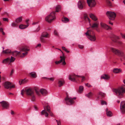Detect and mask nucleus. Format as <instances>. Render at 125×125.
<instances>
[{
	"mask_svg": "<svg viewBox=\"0 0 125 125\" xmlns=\"http://www.w3.org/2000/svg\"><path fill=\"white\" fill-rule=\"evenodd\" d=\"M90 16L92 19L94 21H96L97 20V19L96 17L93 14H90Z\"/></svg>",
	"mask_w": 125,
	"mask_h": 125,
	"instance_id": "obj_30",
	"label": "nucleus"
},
{
	"mask_svg": "<svg viewBox=\"0 0 125 125\" xmlns=\"http://www.w3.org/2000/svg\"><path fill=\"white\" fill-rule=\"evenodd\" d=\"M109 23L111 24V25H113V23H111V22L110 21H109Z\"/></svg>",
	"mask_w": 125,
	"mask_h": 125,
	"instance_id": "obj_61",
	"label": "nucleus"
},
{
	"mask_svg": "<svg viewBox=\"0 0 125 125\" xmlns=\"http://www.w3.org/2000/svg\"><path fill=\"white\" fill-rule=\"evenodd\" d=\"M76 98L75 97L72 98L67 96L65 98V100L66 104L68 105H71L74 103V100H75Z\"/></svg>",
	"mask_w": 125,
	"mask_h": 125,
	"instance_id": "obj_9",
	"label": "nucleus"
},
{
	"mask_svg": "<svg viewBox=\"0 0 125 125\" xmlns=\"http://www.w3.org/2000/svg\"><path fill=\"white\" fill-rule=\"evenodd\" d=\"M121 35L123 38L125 39V34H123L121 33Z\"/></svg>",
	"mask_w": 125,
	"mask_h": 125,
	"instance_id": "obj_48",
	"label": "nucleus"
},
{
	"mask_svg": "<svg viewBox=\"0 0 125 125\" xmlns=\"http://www.w3.org/2000/svg\"><path fill=\"white\" fill-rule=\"evenodd\" d=\"M106 114L109 117H110L112 116V113L111 111L108 110V109L107 108L106 109Z\"/></svg>",
	"mask_w": 125,
	"mask_h": 125,
	"instance_id": "obj_25",
	"label": "nucleus"
},
{
	"mask_svg": "<svg viewBox=\"0 0 125 125\" xmlns=\"http://www.w3.org/2000/svg\"><path fill=\"white\" fill-rule=\"evenodd\" d=\"M14 70L13 69L12 70H11V71L10 73V76H11L12 75V74H13V73H14Z\"/></svg>",
	"mask_w": 125,
	"mask_h": 125,
	"instance_id": "obj_49",
	"label": "nucleus"
},
{
	"mask_svg": "<svg viewBox=\"0 0 125 125\" xmlns=\"http://www.w3.org/2000/svg\"><path fill=\"white\" fill-rule=\"evenodd\" d=\"M64 55V54H63ZM61 58L60 60L58 61H56L55 62V63L56 64H58L62 62L63 65H65L66 64V63L65 61V59L64 57L63 56V57L60 56V57Z\"/></svg>",
	"mask_w": 125,
	"mask_h": 125,
	"instance_id": "obj_16",
	"label": "nucleus"
},
{
	"mask_svg": "<svg viewBox=\"0 0 125 125\" xmlns=\"http://www.w3.org/2000/svg\"><path fill=\"white\" fill-rule=\"evenodd\" d=\"M11 25L13 27H17L18 26V24L16 23L13 22L11 24Z\"/></svg>",
	"mask_w": 125,
	"mask_h": 125,
	"instance_id": "obj_39",
	"label": "nucleus"
},
{
	"mask_svg": "<svg viewBox=\"0 0 125 125\" xmlns=\"http://www.w3.org/2000/svg\"><path fill=\"white\" fill-rule=\"evenodd\" d=\"M118 43L120 45H121L122 44V42H118Z\"/></svg>",
	"mask_w": 125,
	"mask_h": 125,
	"instance_id": "obj_54",
	"label": "nucleus"
},
{
	"mask_svg": "<svg viewBox=\"0 0 125 125\" xmlns=\"http://www.w3.org/2000/svg\"><path fill=\"white\" fill-rule=\"evenodd\" d=\"M84 1L83 0H80L78 3V6L79 9L82 10L83 8L84 5Z\"/></svg>",
	"mask_w": 125,
	"mask_h": 125,
	"instance_id": "obj_18",
	"label": "nucleus"
},
{
	"mask_svg": "<svg viewBox=\"0 0 125 125\" xmlns=\"http://www.w3.org/2000/svg\"><path fill=\"white\" fill-rule=\"evenodd\" d=\"M54 35L56 36H57L58 37H59V35L58 33L56 30H55L54 31Z\"/></svg>",
	"mask_w": 125,
	"mask_h": 125,
	"instance_id": "obj_38",
	"label": "nucleus"
},
{
	"mask_svg": "<svg viewBox=\"0 0 125 125\" xmlns=\"http://www.w3.org/2000/svg\"><path fill=\"white\" fill-rule=\"evenodd\" d=\"M85 34L87 38L91 41L95 42L96 40L95 32L92 30H88Z\"/></svg>",
	"mask_w": 125,
	"mask_h": 125,
	"instance_id": "obj_5",
	"label": "nucleus"
},
{
	"mask_svg": "<svg viewBox=\"0 0 125 125\" xmlns=\"http://www.w3.org/2000/svg\"><path fill=\"white\" fill-rule=\"evenodd\" d=\"M120 109L123 114L125 113V101H123L121 103Z\"/></svg>",
	"mask_w": 125,
	"mask_h": 125,
	"instance_id": "obj_19",
	"label": "nucleus"
},
{
	"mask_svg": "<svg viewBox=\"0 0 125 125\" xmlns=\"http://www.w3.org/2000/svg\"><path fill=\"white\" fill-rule=\"evenodd\" d=\"M34 108H35V109L36 110H37V107L36 106H34Z\"/></svg>",
	"mask_w": 125,
	"mask_h": 125,
	"instance_id": "obj_59",
	"label": "nucleus"
},
{
	"mask_svg": "<svg viewBox=\"0 0 125 125\" xmlns=\"http://www.w3.org/2000/svg\"><path fill=\"white\" fill-rule=\"evenodd\" d=\"M0 104L2 107V109H8L9 107V103L6 101H3L0 102Z\"/></svg>",
	"mask_w": 125,
	"mask_h": 125,
	"instance_id": "obj_13",
	"label": "nucleus"
},
{
	"mask_svg": "<svg viewBox=\"0 0 125 125\" xmlns=\"http://www.w3.org/2000/svg\"><path fill=\"white\" fill-rule=\"evenodd\" d=\"M110 50L113 53L121 57L123 59H125V55L123 52L113 48H111Z\"/></svg>",
	"mask_w": 125,
	"mask_h": 125,
	"instance_id": "obj_7",
	"label": "nucleus"
},
{
	"mask_svg": "<svg viewBox=\"0 0 125 125\" xmlns=\"http://www.w3.org/2000/svg\"><path fill=\"white\" fill-rule=\"evenodd\" d=\"M3 86L6 89L10 90L12 88L15 87L14 85H12L11 83L8 82H6L4 83L3 84Z\"/></svg>",
	"mask_w": 125,
	"mask_h": 125,
	"instance_id": "obj_12",
	"label": "nucleus"
},
{
	"mask_svg": "<svg viewBox=\"0 0 125 125\" xmlns=\"http://www.w3.org/2000/svg\"><path fill=\"white\" fill-rule=\"evenodd\" d=\"M99 24V23L97 21L93 23L92 25L91 23L90 24V25L91 28H95V29L98 28V27Z\"/></svg>",
	"mask_w": 125,
	"mask_h": 125,
	"instance_id": "obj_21",
	"label": "nucleus"
},
{
	"mask_svg": "<svg viewBox=\"0 0 125 125\" xmlns=\"http://www.w3.org/2000/svg\"><path fill=\"white\" fill-rule=\"evenodd\" d=\"M43 78H44L47 79L48 80H50V81H53V80H54V78H46L45 77H44Z\"/></svg>",
	"mask_w": 125,
	"mask_h": 125,
	"instance_id": "obj_43",
	"label": "nucleus"
},
{
	"mask_svg": "<svg viewBox=\"0 0 125 125\" xmlns=\"http://www.w3.org/2000/svg\"><path fill=\"white\" fill-rule=\"evenodd\" d=\"M101 103L102 105H103L104 104L107 105V102L103 100H102L101 101Z\"/></svg>",
	"mask_w": 125,
	"mask_h": 125,
	"instance_id": "obj_40",
	"label": "nucleus"
},
{
	"mask_svg": "<svg viewBox=\"0 0 125 125\" xmlns=\"http://www.w3.org/2000/svg\"><path fill=\"white\" fill-rule=\"evenodd\" d=\"M56 122H57V125H60L61 124V122L60 121H58L56 120Z\"/></svg>",
	"mask_w": 125,
	"mask_h": 125,
	"instance_id": "obj_47",
	"label": "nucleus"
},
{
	"mask_svg": "<svg viewBox=\"0 0 125 125\" xmlns=\"http://www.w3.org/2000/svg\"><path fill=\"white\" fill-rule=\"evenodd\" d=\"M123 82L125 85H123L118 88L113 89V91L116 93V95L119 98H123L124 94L125 93V80H124Z\"/></svg>",
	"mask_w": 125,
	"mask_h": 125,
	"instance_id": "obj_3",
	"label": "nucleus"
},
{
	"mask_svg": "<svg viewBox=\"0 0 125 125\" xmlns=\"http://www.w3.org/2000/svg\"><path fill=\"white\" fill-rule=\"evenodd\" d=\"M29 19H28V20H26V22L27 23V24H28V22H29Z\"/></svg>",
	"mask_w": 125,
	"mask_h": 125,
	"instance_id": "obj_57",
	"label": "nucleus"
},
{
	"mask_svg": "<svg viewBox=\"0 0 125 125\" xmlns=\"http://www.w3.org/2000/svg\"><path fill=\"white\" fill-rule=\"evenodd\" d=\"M3 20L5 21H7V22L8 21V19L7 18H3Z\"/></svg>",
	"mask_w": 125,
	"mask_h": 125,
	"instance_id": "obj_45",
	"label": "nucleus"
},
{
	"mask_svg": "<svg viewBox=\"0 0 125 125\" xmlns=\"http://www.w3.org/2000/svg\"><path fill=\"white\" fill-rule=\"evenodd\" d=\"M26 94L28 96L31 101L34 102L36 100L35 94L33 90L31 88L25 89V90H22L21 94L23 96L24 94Z\"/></svg>",
	"mask_w": 125,
	"mask_h": 125,
	"instance_id": "obj_2",
	"label": "nucleus"
},
{
	"mask_svg": "<svg viewBox=\"0 0 125 125\" xmlns=\"http://www.w3.org/2000/svg\"><path fill=\"white\" fill-rule=\"evenodd\" d=\"M110 77L107 75L104 74L102 75L101 77V79H103L106 80H108L109 79Z\"/></svg>",
	"mask_w": 125,
	"mask_h": 125,
	"instance_id": "obj_23",
	"label": "nucleus"
},
{
	"mask_svg": "<svg viewBox=\"0 0 125 125\" xmlns=\"http://www.w3.org/2000/svg\"><path fill=\"white\" fill-rule=\"evenodd\" d=\"M31 110V108H28L27 110V112H29V111H30V110Z\"/></svg>",
	"mask_w": 125,
	"mask_h": 125,
	"instance_id": "obj_58",
	"label": "nucleus"
},
{
	"mask_svg": "<svg viewBox=\"0 0 125 125\" xmlns=\"http://www.w3.org/2000/svg\"><path fill=\"white\" fill-rule=\"evenodd\" d=\"M9 94H10V95H13V94L11 93H9Z\"/></svg>",
	"mask_w": 125,
	"mask_h": 125,
	"instance_id": "obj_63",
	"label": "nucleus"
},
{
	"mask_svg": "<svg viewBox=\"0 0 125 125\" xmlns=\"http://www.w3.org/2000/svg\"><path fill=\"white\" fill-rule=\"evenodd\" d=\"M0 31L1 32L3 35H5V33L3 31V29L2 28H0Z\"/></svg>",
	"mask_w": 125,
	"mask_h": 125,
	"instance_id": "obj_42",
	"label": "nucleus"
},
{
	"mask_svg": "<svg viewBox=\"0 0 125 125\" xmlns=\"http://www.w3.org/2000/svg\"><path fill=\"white\" fill-rule=\"evenodd\" d=\"M62 48L63 49V50H64L65 51L66 49L65 48V47H62Z\"/></svg>",
	"mask_w": 125,
	"mask_h": 125,
	"instance_id": "obj_56",
	"label": "nucleus"
},
{
	"mask_svg": "<svg viewBox=\"0 0 125 125\" xmlns=\"http://www.w3.org/2000/svg\"><path fill=\"white\" fill-rule=\"evenodd\" d=\"M79 90L78 91V93H82L83 91V87L82 86H80L79 87Z\"/></svg>",
	"mask_w": 125,
	"mask_h": 125,
	"instance_id": "obj_35",
	"label": "nucleus"
},
{
	"mask_svg": "<svg viewBox=\"0 0 125 125\" xmlns=\"http://www.w3.org/2000/svg\"><path fill=\"white\" fill-rule=\"evenodd\" d=\"M2 79L4 80L5 79V78L4 77H2Z\"/></svg>",
	"mask_w": 125,
	"mask_h": 125,
	"instance_id": "obj_64",
	"label": "nucleus"
},
{
	"mask_svg": "<svg viewBox=\"0 0 125 125\" xmlns=\"http://www.w3.org/2000/svg\"><path fill=\"white\" fill-rule=\"evenodd\" d=\"M79 77H82V81L83 82L85 80V78L84 76H77L74 74L70 75L69 76V79L70 80L73 82H76Z\"/></svg>",
	"mask_w": 125,
	"mask_h": 125,
	"instance_id": "obj_8",
	"label": "nucleus"
},
{
	"mask_svg": "<svg viewBox=\"0 0 125 125\" xmlns=\"http://www.w3.org/2000/svg\"><path fill=\"white\" fill-rule=\"evenodd\" d=\"M78 47L81 49H83V45L79 44L78 45Z\"/></svg>",
	"mask_w": 125,
	"mask_h": 125,
	"instance_id": "obj_44",
	"label": "nucleus"
},
{
	"mask_svg": "<svg viewBox=\"0 0 125 125\" xmlns=\"http://www.w3.org/2000/svg\"><path fill=\"white\" fill-rule=\"evenodd\" d=\"M15 59L12 56H11V58H8L4 59L2 61L3 63L5 64L8 62H10L9 64H10V63L13 62L15 60Z\"/></svg>",
	"mask_w": 125,
	"mask_h": 125,
	"instance_id": "obj_15",
	"label": "nucleus"
},
{
	"mask_svg": "<svg viewBox=\"0 0 125 125\" xmlns=\"http://www.w3.org/2000/svg\"><path fill=\"white\" fill-rule=\"evenodd\" d=\"M30 74L33 77L35 78L36 77V75L35 72H32L30 73Z\"/></svg>",
	"mask_w": 125,
	"mask_h": 125,
	"instance_id": "obj_37",
	"label": "nucleus"
},
{
	"mask_svg": "<svg viewBox=\"0 0 125 125\" xmlns=\"http://www.w3.org/2000/svg\"><path fill=\"white\" fill-rule=\"evenodd\" d=\"M20 51L19 52L17 51L11 52V54L14 56H18L20 57L23 58L28 53V51L30 50L28 47L27 46H25L22 47L20 48Z\"/></svg>",
	"mask_w": 125,
	"mask_h": 125,
	"instance_id": "obj_1",
	"label": "nucleus"
},
{
	"mask_svg": "<svg viewBox=\"0 0 125 125\" xmlns=\"http://www.w3.org/2000/svg\"><path fill=\"white\" fill-rule=\"evenodd\" d=\"M62 21L63 22L66 23L68 22L69 20L68 18L64 17L62 18Z\"/></svg>",
	"mask_w": 125,
	"mask_h": 125,
	"instance_id": "obj_36",
	"label": "nucleus"
},
{
	"mask_svg": "<svg viewBox=\"0 0 125 125\" xmlns=\"http://www.w3.org/2000/svg\"><path fill=\"white\" fill-rule=\"evenodd\" d=\"M22 17H21L17 18L15 20V22L17 23V24L21 22L22 21Z\"/></svg>",
	"mask_w": 125,
	"mask_h": 125,
	"instance_id": "obj_29",
	"label": "nucleus"
},
{
	"mask_svg": "<svg viewBox=\"0 0 125 125\" xmlns=\"http://www.w3.org/2000/svg\"><path fill=\"white\" fill-rule=\"evenodd\" d=\"M93 94L91 92H90L87 94H86L85 95L87 97L89 98H91L93 95Z\"/></svg>",
	"mask_w": 125,
	"mask_h": 125,
	"instance_id": "obj_32",
	"label": "nucleus"
},
{
	"mask_svg": "<svg viewBox=\"0 0 125 125\" xmlns=\"http://www.w3.org/2000/svg\"><path fill=\"white\" fill-rule=\"evenodd\" d=\"M27 81L25 79L21 80L19 81V83L20 85L22 84H23L26 83Z\"/></svg>",
	"mask_w": 125,
	"mask_h": 125,
	"instance_id": "obj_31",
	"label": "nucleus"
},
{
	"mask_svg": "<svg viewBox=\"0 0 125 125\" xmlns=\"http://www.w3.org/2000/svg\"><path fill=\"white\" fill-rule=\"evenodd\" d=\"M28 25H25L23 24H21L19 25V28L21 29H23L26 28L28 27Z\"/></svg>",
	"mask_w": 125,
	"mask_h": 125,
	"instance_id": "obj_34",
	"label": "nucleus"
},
{
	"mask_svg": "<svg viewBox=\"0 0 125 125\" xmlns=\"http://www.w3.org/2000/svg\"><path fill=\"white\" fill-rule=\"evenodd\" d=\"M61 10V6L58 5L57 6L56 8L55 11H53L51 12L49 15L47 16L45 18L46 21L49 23H51L56 19L55 15V12H58L60 11Z\"/></svg>",
	"mask_w": 125,
	"mask_h": 125,
	"instance_id": "obj_4",
	"label": "nucleus"
},
{
	"mask_svg": "<svg viewBox=\"0 0 125 125\" xmlns=\"http://www.w3.org/2000/svg\"><path fill=\"white\" fill-rule=\"evenodd\" d=\"M98 95L101 96V97L103 98L105 97V94L102 92H99L98 94Z\"/></svg>",
	"mask_w": 125,
	"mask_h": 125,
	"instance_id": "obj_33",
	"label": "nucleus"
},
{
	"mask_svg": "<svg viewBox=\"0 0 125 125\" xmlns=\"http://www.w3.org/2000/svg\"><path fill=\"white\" fill-rule=\"evenodd\" d=\"M4 15H6L7 16H8V14L7 12H5L4 13Z\"/></svg>",
	"mask_w": 125,
	"mask_h": 125,
	"instance_id": "obj_55",
	"label": "nucleus"
},
{
	"mask_svg": "<svg viewBox=\"0 0 125 125\" xmlns=\"http://www.w3.org/2000/svg\"><path fill=\"white\" fill-rule=\"evenodd\" d=\"M40 29V27L39 26L38 28H37L36 30V31L38 32V31Z\"/></svg>",
	"mask_w": 125,
	"mask_h": 125,
	"instance_id": "obj_50",
	"label": "nucleus"
},
{
	"mask_svg": "<svg viewBox=\"0 0 125 125\" xmlns=\"http://www.w3.org/2000/svg\"><path fill=\"white\" fill-rule=\"evenodd\" d=\"M65 51L67 53H69V51H68L66 49Z\"/></svg>",
	"mask_w": 125,
	"mask_h": 125,
	"instance_id": "obj_60",
	"label": "nucleus"
},
{
	"mask_svg": "<svg viewBox=\"0 0 125 125\" xmlns=\"http://www.w3.org/2000/svg\"><path fill=\"white\" fill-rule=\"evenodd\" d=\"M101 27L103 28L108 30L109 29H111V27L108 26L106 24L103 23H101Z\"/></svg>",
	"mask_w": 125,
	"mask_h": 125,
	"instance_id": "obj_20",
	"label": "nucleus"
},
{
	"mask_svg": "<svg viewBox=\"0 0 125 125\" xmlns=\"http://www.w3.org/2000/svg\"><path fill=\"white\" fill-rule=\"evenodd\" d=\"M11 52L10 50L9 49H7L6 50H3L2 52V53H5L8 54H11Z\"/></svg>",
	"mask_w": 125,
	"mask_h": 125,
	"instance_id": "obj_28",
	"label": "nucleus"
},
{
	"mask_svg": "<svg viewBox=\"0 0 125 125\" xmlns=\"http://www.w3.org/2000/svg\"><path fill=\"white\" fill-rule=\"evenodd\" d=\"M64 83V81L62 80H58V85L59 87H60L62 86Z\"/></svg>",
	"mask_w": 125,
	"mask_h": 125,
	"instance_id": "obj_26",
	"label": "nucleus"
},
{
	"mask_svg": "<svg viewBox=\"0 0 125 125\" xmlns=\"http://www.w3.org/2000/svg\"><path fill=\"white\" fill-rule=\"evenodd\" d=\"M85 84L86 86H87L88 87H91V85L88 83H86Z\"/></svg>",
	"mask_w": 125,
	"mask_h": 125,
	"instance_id": "obj_46",
	"label": "nucleus"
},
{
	"mask_svg": "<svg viewBox=\"0 0 125 125\" xmlns=\"http://www.w3.org/2000/svg\"><path fill=\"white\" fill-rule=\"evenodd\" d=\"M39 22V21H37V22H33L32 23V24L33 25H36V24H37Z\"/></svg>",
	"mask_w": 125,
	"mask_h": 125,
	"instance_id": "obj_51",
	"label": "nucleus"
},
{
	"mask_svg": "<svg viewBox=\"0 0 125 125\" xmlns=\"http://www.w3.org/2000/svg\"><path fill=\"white\" fill-rule=\"evenodd\" d=\"M119 39L120 38L119 36L115 35H113L112 36V40L114 42H116L117 40Z\"/></svg>",
	"mask_w": 125,
	"mask_h": 125,
	"instance_id": "obj_24",
	"label": "nucleus"
},
{
	"mask_svg": "<svg viewBox=\"0 0 125 125\" xmlns=\"http://www.w3.org/2000/svg\"><path fill=\"white\" fill-rule=\"evenodd\" d=\"M35 92L39 96L41 95V93L43 96H45L47 94V91L45 89H42L40 91L37 90H35Z\"/></svg>",
	"mask_w": 125,
	"mask_h": 125,
	"instance_id": "obj_14",
	"label": "nucleus"
},
{
	"mask_svg": "<svg viewBox=\"0 0 125 125\" xmlns=\"http://www.w3.org/2000/svg\"><path fill=\"white\" fill-rule=\"evenodd\" d=\"M106 2L107 5L109 6H111V2L109 0H106Z\"/></svg>",
	"mask_w": 125,
	"mask_h": 125,
	"instance_id": "obj_41",
	"label": "nucleus"
},
{
	"mask_svg": "<svg viewBox=\"0 0 125 125\" xmlns=\"http://www.w3.org/2000/svg\"><path fill=\"white\" fill-rule=\"evenodd\" d=\"M84 19L85 21L86 22H88L89 23V24L90 23V20L89 18L88 17L87 14H85L84 15Z\"/></svg>",
	"mask_w": 125,
	"mask_h": 125,
	"instance_id": "obj_27",
	"label": "nucleus"
},
{
	"mask_svg": "<svg viewBox=\"0 0 125 125\" xmlns=\"http://www.w3.org/2000/svg\"><path fill=\"white\" fill-rule=\"evenodd\" d=\"M50 37L49 34L47 32H42L41 36L40 38L41 42L43 43L46 42L45 38H49Z\"/></svg>",
	"mask_w": 125,
	"mask_h": 125,
	"instance_id": "obj_10",
	"label": "nucleus"
},
{
	"mask_svg": "<svg viewBox=\"0 0 125 125\" xmlns=\"http://www.w3.org/2000/svg\"><path fill=\"white\" fill-rule=\"evenodd\" d=\"M43 107L44 110H43L41 112V114L42 115H44L46 117H48L49 115V114L47 112V111L49 113L51 116H53V114L51 111L49 106L48 105L44 106Z\"/></svg>",
	"mask_w": 125,
	"mask_h": 125,
	"instance_id": "obj_6",
	"label": "nucleus"
},
{
	"mask_svg": "<svg viewBox=\"0 0 125 125\" xmlns=\"http://www.w3.org/2000/svg\"><path fill=\"white\" fill-rule=\"evenodd\" d=\"M106 14L109 19L111 20H114L116 16V14L114 12L108 11L106 13Z\"/></svg>",
	"mask_w": 125,
	"mask_h": 125,
	"instance_id": "obj_11",
	"label": "nucleus"
},
{
	"mask_svg": "<svg viewBox=\"0 0 125 125\" xmlns=\"http://www.w3.org/2000/svg\"><path fill=\"white\" fill-rule=\"evenodd\" d=\"M95 29L97 31L99 32V30L97 28H96Z\"/></svg>",
	"mask_w": 125,
	"mask_h": 125,
	"instance_id": "obj_62",
	"label": "nucleus"
},
{
	"mask_svg": "<svg viewBox=\"0 0 125 125\" xmlns=\"http://www.w3.org/2000/svg\"><path fill=\"white\" fill-rule=\"evenodd\" d=\"M87 2L89 6L90 7H94L96 4L95 0H87Z\"/></svg>",
	"mask_w": 125,
	"mask_h": 125,
	"instance_id": "obj_17",
	"label": "nucleus"
},
{
	"mask_svg": "<svg viewBox=\"0 0 125 125\" xmlns=\"http://www.w3.org/2000/svg\"><path fill=\"white\" fill-rule=\"evenodd\" d=\"M11 114L12 115H14V112L13 110L11 111Z\"/></svg>",
	"mask_w": 125,
	"mask_h": 125,
	"instance_id": "obj_52",
	"label": "nucleus"
},
{
	"mask_svg": "<svg viewBox=\"0 0 125 125\" xmlns=\"http://www.w3.org/2000/svg\"><path fill=\"white\" fill-rule=\"evenodd\" d=\"M122 70L121 69L114 68L113 70V72L115 73H117L122 72Z\"/></svg>",
	"mask_w": 125,
	"mask_h": 125,
	"instance_id": "obj_22",
	"label": "nucleus"
},
{
	"mask_svg": "<svg viewBox=\"0 0 125 125\" xmlns=\"http://www.w3.org/2000/svg\"><path fill=\"white\" fill-rule=\"evenodd\" d=\"M41 46V44L40 43L38 44L37 46L36 47V48H37V47H40Z\"/></svg>",
	"mask_w": 125,
	"mask_h": 125,
	"instance_id": "obj_53",
	"label": "nucleus"
}]
</instances>
